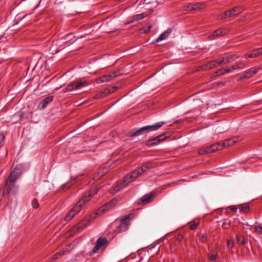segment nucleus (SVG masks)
Here are the masks:
<instances>
[{"instance_id": "25", "label": "nucleus", "mask_w": 262, "mask_h": 262, "mask_svg": "<svg viewBox=\"0 0 262 262\" xmlns=\"http://www.w3.org/2000/svg\"><path fill=\"white\" fill-rule=\"evenodd\" d=\"M213 152L211 146H207L204 148H202L198 150V153L199 155H205V154H208L210 153Z\"/></svg>"}, {"instance_id": "26", "label": "nucleus", "mask_w": 262, "mask_h": 262, "mask_svg": "<svg viewBox=\"0 0 262 262\" xmlns=\"http://www.w3.org/2000/svg\"><path fill=\"white\" fill-rule=\"evenodd\" d=\"M209 64L210 65V68L211 69H213L214 68H216L222 64H223L222 63H221V60H214L212 61H209Z\"/></svg>"}, {"instance_id": "9", "label": "nucleus", "mask_w": 262, "mask_h": 262, "mask_svg": "<svg viewBox=\"0 0 262 262\" xmlns=\"http://www.w3.org/2000/svg\"><path fill=\"white\" fill-rule=\"evenodd\" d=\"M165 138L166 137L165 136V134H161L152 139H148L146 141V145L149 146L157 145L159 143L164 141Z\"/></svg>"}, {"instance_id": "34", "label": "nucleus", "mask_w": 262, "mask_h": 262, "mask_svg": "<svg viewBox=\"0 0 262 262\" xmlns=\"http://www.w3.org/2000/svg\"><path fill=\"white\" fill-rule=\"evenodd\" d=\"M31 205L33 208H37L39 207V205L38 202V200L36 198L33 199Z\"/></svg>"}, {"instance_id": "30", "label": "nucleus", "mask_w": 262, "mask_h": 262, "mask_svg": "<svg viewBox=\"0 0 262 262\" xmlns=\"http://www.w3.org/2000/svg\"><path fill=\"white\" fill-rule=\"evenodd\" d=\"M64 254V251L63 250H62L58 252H57L56 254H55L52 257V260L55 261L57 259L59 258L62 255Z\"/></svg>"}, {"instance_id": "39", "label": "nucleus", "mask_w": 262, "mask_h": 262, "mask_svg": "<svg viewBox=\"0 0 262 262\" xmlns=\"http://www.w3.org/2000/svg\"><path fill=\"white\" fill-rule=\"evenodd\" d=\"M99 79H100V80L102 82H105L108 81V78H107V77L106 74H105V75H103L101 76L99 78Z\"/></svg>"}, {"instance_id": "47", "label": "nucleus", "mask_w": 262, "mask_h": 262, "mask_svg": "<svg viewBox=\"0 0 262 262\" xmlns=\"http://www.w3.org/2000/svg\"><path fill=\"white\" fill-rule=\"evenodd\" d=\"M106 75L108 78V81H111L113 78H114V76H113V74L112 73H109L108 74H106Z\"/></svg>"}, {"instance_id": "1", "label": "nucleus", "mask_w": 262, "mask_h": 262, "mask_svg": "<svg viewBox=\"0 0 262 262\" xmlns=\"http://www.w3.org/2000/svg\"><path fill=\"white\" fill-rule=\"evenodd\" d=\"M92 198L85 192L82 198L76 203V204L71 209L68 214L64 217V220L69 222L81 209L82 207L88 202Z\"/></svg>"}, {"instance_id": "27", "label": "nucleus", "mask_w": 262, "mask_h": 262, "mask_svg": "<svg viewBox=\"0 0 262 262\" xmlns=\"http://www.w3.org/2000/svg\"><path fill=\"white\" fill-rule=\"evenodd\" d=\"M201 4H192L190 3L187 6V9L189 11L196 10L200 9L199 5Z\"/></svg>"}, {"instance_id": "7", "label": "nucleus", "mask_w": 262, "mask_h": 262, "mask_svg": "<svg viewBox=\"0 0 262 262\" xmlns=\"http://www.w3.org/2000/svg\"><path fill=\"white\" fill-rule=\"evenodd\" d=\"M132 214L126 215L120 221L119 225L116 230L117 233L125 231L128 229V223L132 219Z\"/></svg>"}, {"instance_id": "43", "label": "nucleus", "mask_w": 262, "mask_h": 262, "mask_svg": "<svg viewBox=\"0 0 262 262\" xmlns=\"http://www.w3.org/2000/svg\"><path fill=\"white\" fill-rule=\"evenodd\" d=\"M225 72H224L223 73H229L234 70V67H233V66H232L230 67V68H225Z\"/></svg>"}, {"instance_id": "5", "label": "nucleus", "mask_w": 262, "mask_h": 262, "mask_svg": "<svg viewBox=\"0 0 262 262\" xmlns=\"http://www.w3.org/2000/svg\"><path fill=\"white\" fill-rule=\"evenodd\" d=\"M88 85L86 81H82L80 80H75L71 82L68 84L65 89L63 90V93H65L68 92H71L73 90H77L81 87L85 86Z\"/></svg>"}, {"instance_id": "6", "label": "nucleus", "mask_w": 262, "mask_h": 262, "mask_svg": "<svg viewBox=\"0 0 262 262\" xmlns=\"http://www.w3.org/2000/svg\"><path fill=\"white\" fill-rule=\"evenodd\" d=\"M118 202V200L117 199H113L107 203H105L101 207L99 208L96 211V214L97 215H99L102 214L103 213H104L108 211L109 209L114 207Z\"/></svg>"}, {"instance_id": "42", "label": "nucleus", "mask_w": 262, "mask_h": 262, "mask_svg": "<svg viewBox=\"0 0 262 262\" xmlns=\"http://www.w3.org/2000/svg\"><path fill=\"white\" fill-rule=\"evenodd\" d=\"M61 187L62 190H66L70 187V185L68 183H66L63 185H62Z\"/></svg>"}, {"instance_id": "45", "label": "nucleus", "mask_w": 262, "mask_h": 262, "mask_svg": "<svg viewBox=\"0 0 262 262\" xmlns=\"http://www.w3.org/2000/svg\"><path fill=\"white\" fill-rule=\"evenodd\" d=\"M209 257L211 261H214L216 258V255L214 254H209Z\"/></svg>"}, {"instance_id": "19", "label": "nucleus", "mask_w": 262, "mask_h": 262, "mask_svg": "<svg viewBox=\"0 0 262 262\" xmlns=\"http://www.w3.org/2000/svg\"><path fill=\"white\" fill-rule=\"evenodd\" d=\"M260 55H262V48L253 50L251 53L248 55L246 54L245 56L246 58H254Z\"/></svg>"}, {"instance_id": "14", "label": "nucleus", "mask_w": 262, "mask_h": 262, "mask_svg": "<svg viewBox=\"0 0 262 262\" xmlns=\"http://www.w3.org/2000/svg\"><path fill=\"white\" fill-rule=\"evenodd\" d=\"M53 100V96H49L43 99L39 104L37 108L39 110L45 108Z\"/></svg>"}, {"instance_id": "32", "label": "nucleus", "mask_w": 262, "mask_h": 262, "mask_svg": "<svg viewBox=\"0 0 262 262\" xmlns=\"http://www.w3.org/2000/svg\"><path fill=\"white\" fill-rule=\"evenodd\" d=\"M250 207L248 204H243L241 206V211L244 213H248L250 211Z\"/></svg>"}, {"instance_id": "4", "label": "nucleus", "mask_w": 262, "mask_h": 262, "mask_svg": "<svg viewBox=\"0 0 262 262\" xmlns=\"http://www.w3.org/2000/svg\"><path fill=\"white\" fill-rule=\"evenodd\" d=\"M244 10L242 6H236L230 10L227 11L219 16V19H224L230 17L236 16L241 14Z\"/></svg>"}, {"instance_id": "40", "label": "nucleus", "mask_w": 262, "mask_h": 262, "mask_svg": "<svg viewBox=\"0 0 262 262\" xmlns=\"http://www.w3.org/2000/svg\"><path fill=\"white\" fill-rule=\"evenodd\" d=\"M224 72H225V68H222V69H219L218 71H217L214 74H218L220 75H222L225 73H223Z\"/></svg>"}, {"instance_id": "31", "label": "nucleus", "mask_w": 262, "mask_h": 262, "mask_svg": "<svg viewBox=\"0 0 262 262\" xmlns=\"http://www.w3.org/2000/svg\"><path fill=\"white\" fill-rule=\"evenodd\" d=\"M142 170H140V169L138 168L132 172L135 180L142 174Z\"/></svg>"}, {"instance_id": "48", "label": "nucleus", "mask_w": 262, "mask_h": 262, "mask_svg": "<svg viewBox=\"0 0 262 262\" xmlns=\"http://www.w3.org/2000/svg\"><path fill=\"white\" fill-rule=\"evenodd\" d=\"M231 210L232 211L236 212L237 210V208L235 206H231Z\"/></svg>"}, {"instance_id": "24", "label": "nucleus", "mask_w": 262, "mask_h": 262, "mask_svg": "<svg viewBox=\"0 0 262 262\" xmlns=\"http://www.w3.org/2000/svg\"><path fill=\"white\" fill-rule=\"evenodd\" d=\"M152 167V163L151 162L148 161L144 162L141 168H139L140 170H142V173L146 170L150 169Z\"/></svg>"}, {"instance_id": "16", "label": "nucleus", "mask_w": 262, "mask_h": 262, "mask_svg": "<svg viewBox=\"0 0 262 262\" xmlns=\"http://www.w3.org/2000/svg\"><path fill=\"white\" fill-rule=\"evenodd\" d=\"M227 31L224 29H219L215 30L213 33L209 36L210 39H214L215 38L225 35Z\"/></svg>"}, {"instance_id": "46", "label": "nucleus", "mask_w": 262, "mask_h": 262, "mask_svg": "<svg viewBox=\"0 0 262 262\" xmlns=\"http://www.w3.org/2000/svg\"><path fill=\"white\" fill-rule=\"evenodd\" d=\"M152 28V26H147L146 28H144L143 30H144V33H148L150 30V29H151Z\"/></svg>"}, {"instance_id": "36", "label": "nucleus", "mask_w": 262, "mask_h": 262, "mask_svg": "<svg viewBox=\"0 0 262 262\" xmlns=\"http://www.w3.org/2000/svg\"><path fill=\"white\" fill-rule=\"evenodd\" d=\"M227 246L229 248H232L234 246V241L233 238L228 239L227 242Z\"/></svg>"}, {"instance_id": "17", "label": "nucleus", "mask_w": 262, "mask_h": 262, "mask_svg": "<svg viewBox=\"0 0 262 262\" xmlns=\"http://www.w3.org/2000/svg\"><path fill=\"white\" fill-rule=\"evenodd\" d=\"M237 57H238L235 54L229 55L221 59V63H222L223 64H226L233 60H235L237 58Z\"/></svg>"}, {"instance_id": "38", "label": "nucleus", "mask_w": 262, "mask_h": 262, "mask_svg": "<svg viewBox=\"0 0 262 262\" xmlns=\"http://www.w3.org/2000/svg\"><path fill=\"white\" fill-rule=\"evenodd\" d=\"M210 65L209 64V62H207L206 64H204L200 67V69L202 70H208L211 69V68H210Z\"/></svg>"}, {"instance_id": "10", "label": "nucleus", "mask_w": 262, "mask_h": 262, "mask_svg": "<svg viewBox=\"0 0 262 262\" xmlns=\"http://www.w3.org/2000/svg\"><path fill=\"white\" fill-rule=\"evenodd\" d=\"M11 192L14 194L16 192V191L14 190V183L10 182L9 180H7L6 185L3 189L2 194L4 196H6Z\"/></svg>"}, {"instance_id": "28", "label": "nucleus", "mask_w": 262, "mask_h": 262, "mask_svg": "<svg viewBox=\"0 0 262 262\" xmlns=\"http://www.w3.org/2000/svg\"><path fill=\"white\" fill-rule=\"evenodd\" d=\"M222 143H217L211 145V148L212 151V152H215L218 150H221L223 149V147H221Z\"/></svg>"}, {"instance_id": "50", "label": "nucleus", "mask_w": 262, "mask_h": 262, "mask_svg": "<svg viewBox=\"0 0 262 262\" xmlns=\"http://www.w3.org/2000/svg\"><path fill=\"white\" fill-rule=\"evenodd\" d=\"M5 138L4 136H2V140H3L4 139V138Z\"/></svg>"}, {"instance_id": "37", "label": "nucleus", "mask_w": 262, "mask_h": 262, "mask_svg": "<svg viewBox=\"0 0 262 262\" xmlns=\"http://www.w3.org/2000/svg\"><path fill=\"white\" fill-rule=\"evenodd\" d=\"M73 246L72 243H70L69 244L67 245L65 248L63 249L64 251L65 252H69L71 249L73 248Z\"/></svg>"}, {"instance_id": "18", "label": "nucleus", "mask_w": 262, "mask_h": 262, "mask_svg": "<svg viewBox=\"0 0 262 262\" xmlns=\"http://www.w3.org/2000/svg\"><path fill=\"white\" fill-rule=\"evenodd\" d=\"M89 219H84L82 221H81L77 225V231L79 232L82 231L84 228H85L89 225Z\"/></svg>"}, {"instance_id": "35", "label": "nucleus", "mask_w": 262, "mask_h": 262, "mask_svg": "<svg viewBox=\"0 0 262 262\" xmlns=\"http://www.w3.org/2000/svg\"><path fill=\"white\" fill-rule=\"evenodd\" d=\"M254 229L256 233L259 234H262V226L261 225H256L254 227Z\"/></svg>"}, {"instance_id": "41", "label": "nucleus", "mask_w": 262, "mask_h": 262, "mask_svg": "<svg viewBox=\"0 0 262 262\" xmlns=\"http://www.w3.org/2000/svg\"><path fill=\"white\" fill-rule=\"evenodd\" d=\"M199 225V223H193V224H191L189 226V228L191 229V230H194L196 229V228L197 227V226Z\"/></svg>"}, {"instance_id": "11", "label": "nucleus", "mask_w": 262, "mask_h": 262, "mask_svg": "<svg viewBox=\"0 0 262 262\" xmlns=\"http://www.w3.org/2000/svg\"><path fill=\"white\" fill-rule=\"evenodd\" d=\"M259 69H260L259 68H253L249 69L248 70L245 72L244 74L241 78V79L245 78L249 79L252 77L257 73Z\"/></svg>"}, {"instance_id": "3", "label": "nucleus", "mask_w": 262, "mask_h": 262, "mask_svg": "<svg viewBox=\"0 0 262 262\" xmlns=\"http://www.w3.org/2000/svg\"><path fill=\"white\" fill-rule=\"evenodd\" d=\"M135 179L132 172L126 174L122 181H118L114 186L110 190L111 194H114L118 192L121 189L128 185V184L135 181Z\"/></svg>"}, {"instance_id": "8", "label": "nucleus", "mask_w": 262, "mask_h": 262, "mask_svg": "<svg viewBox=\"0 0 262 262\" xmlns=\"http://www.w3.org/2000/svg\"><path fill=\"white\" fill-rule=\"evenodd\" d=\"M109 244V242L107 238L99 237L96 241V245L94 247L92 252L95 253L97 251L103 246H106Z\"/></svg>"}, {"instance_id": "29", "label": "nucleus", "mask_w": 262, "mask_h": 262, "mask_svg": "<svg viewBox=\"0 0 262 262\" xmlns=\"http://www.w3.org/2000/svg\"><path fill=\"white\" fill-rule=\"evenodd\" d=\"M100 187H96L92 188L89 191L86 192L89 196L92 198L95 194H96L99 190Z\"/></svg>"}, {"instance_id": "22", "label": "nucleus", "mask_w": 262, "mask_h": 262, "mask_svg": "<svg viewBox=\"0 0 262 262\" xmlns=\"http://www.w3.org/2000/svg\"><path fill=\"white\" fill-rule=\"evenodd\" d=\"M16 168H14L7 179L10 182L15 183V181L19 177V174L16 171Z\"/></svg>"}, {"instance_id": "12", "label": "nucleus", "mask_w": 262, "mask_h": 262, "mask_svg": "<svg viewBox=\"0 0 262 262\" xmlns=\"http://www.w3.org/2000/svg\"><path fill=\"white\" fill-rule=\"evenodd\" d=\"M155 193H152L144 195L138 201V204L144 205L150 203L152 200V198L155 197Z\"/></svg>"}, {"instance_id": "23", "label": "nucleus", "mask_w": 262, "mask_h": 262, "mask_svg": "<svg viewBox=\"0 0 262 262\" xmlns=\"http://www.w3.org/2000/svg\"><path fill=\"white\" fill-rule=\"evenodd\" d=\"M236 242L240 245L244 246L245 244V236L241 233H237L236 235Z\"/></svg>"}, {"instance_id": "20", "label": "nucleus", "mask_w": 262, "mask_h": 262, "mask_svg": "<svg viewBox=\"0 0 262 262\" xmlns=\"http://www.w3.org/2000/svg\"><path fill=\"white\" fill-rule=\"evenodd\" d=\"M145 17V15L144 13H141V14H137V15H134L132 17V19H130L126 24H130L133 23H134L135 21H139L140 20L142 19Z\"/></svg>"}, {"instance_id": "33", "label": "nucleus", "mask_w": 262, "mask_h": 262, "mask_svg": "<svg viewBox=\"0 0 262 262\" xmlns=\"http://www.w3.org/2000/svg\"><path fill=\"white\" fill-rule=\"evenodd\" d=\"M199 237L200 241L203 243H206L207 241L208 237L206 234H199Z\"/></svg>"}, {"instance_id": "2", "label": "nucleus", "mask_w": 262, "mask_h": 262, "mask_svg": "<svg viewBox=\"0 0 262 262\" xmlns=\"http://www.w3.org/2000/svg\"><path fill=\"white\" fill-rule=\"evenodd\" d=\"M165 123V122H160L155 124L154 125L143 126L139 129L134 128L127 133L126 136L129 137L138 136L144 134L145 133L156 130L161 127Z\"/></svg>"}, {"instance_id": "44", "label": "nucleus", "mask_w": 262, "mask_h": 262, "mask_svg": "<svg viewBox=\"0 0 262 262\" xmlns=\"http://www.w3.org/2000/svg\"><path fill=\"white\" fill-rule=\"evenodd\" d=\"M112 73L113 76H114V77H117L119 75L121 74V73L120 72V70H116V71L112 72Z\"/></svg>"}, {"instance_id": "15", "label": "nucleus", "mask_w": 262, "mask_h": 262, "mask_svg": "<svg viewBox=\"0 0 262 262\" xmlns=\"http://www.w3.org/2000/svg\"><path fill=\"white\" fill-rule=\"evenodd\" d=\"M238 141L239 140L238 138L233 137L232 138L227 139L224 142L222 143V145L221 147L224 148L225 147L232 146L235 143H237Z\"/></svg>"}, {"instance_id": "13", "label": "nucleus", "mask_w": 262, "mask_h": 262, "mask_svg": "<svg viewBox=\"0 0 262 262\" xmlns=\"http://www.w3.org/2000/svg\"><path fill=\"white\" fill-rule=\"evenodd\" d=\"M117 89V87H112L111 89H105L103 91H101L99 93L96 94L95 98L98 99L104 97L107 95L113 93Z\"/></svg>"}, {"instance_id": "21", "label": "nucleus", "mask_w": 262, "mask_h": 262, "mask_svg": "<svg viewBox=\"0 0 262 262\" xmlns=\"http://www.w3.org/2000/svg\"><path fill=\"white\" fill-rule=\"evenodd\" d=\"M172 29L170 28L168 29L166 31L162 33L159 37L156 39V42H158L166 38L171 33Z\"/></svg>"}, {"instance_id": "49", "label": "nucleus", "mask_w": 262, "mask_h": 262, "mask_svg": "<svg viewBox=\"0 0 262 262\" xmlns=\"http://www.w3.org/2000/svg\"><path fill=\"white\" fill-rule=\"evenodd\" d=\"M233 67H234V70L238 69L240 68V67H239V63H236L235 65L233 66Z\"/></svg>"}]
</instances>
